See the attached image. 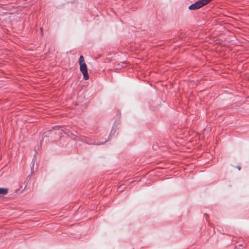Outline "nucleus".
Returning <instances> with one entry per match:
<instances>
[{
    "label": "nucleus",
    "instance_id": "f257e3e1",
    "mask_svg": "<svg viewBox=\"0 0 249 249\" xmlns=\"http://www.w3.org/2000/svg\"><path fill=\"white\" fill-rule=\"evenodd\" d=\"M212 0H199L191 4L188 7L190 10L198 9L211 2Z\"/></svg>",
    "mask_w": 249,
    "mask_h": 249
},
{
    "label": "nucleus",
    "instance_id": "1a4fd4ad",
    "mask_svg": "<svg viewBox=\"0 0 249 249\" xmlns=\"http://www.w3.org/2000/svg\"><path fill=\"white\" fill-rule=\"evenodd\" d=\"M238 169L239 170H240V167H238Z\"/></svg>",
    "mask_w": 249,
    "mask_h": 249
},
{
    "label": "nucleus",
    "instance_id": "0eeeda50",
    "mask_svg": "<svg viewBox=\"0 0 249 249\" xmlns=\"http://www.w3.org/2000/svg\"><path fill=\"white\" fill-rule=\"evenodd\" d=\"M97 144H103V142H101V143H97Z\"/></svg>",
    "mask_w": 249,
    "mask_h": 249
},
{
    "label": "nucleus",
    "instance_id": "20e7f679",
    "mask_svg": "<svg viewBox=\"0 0 249 249\" xmlns=\"http://www.w3.org/2000/svg\"><path fill=\"white\" fill-rule=\"evenodd\" d=\"M79 64L85 63L84 58L83 55H80L79 59Z\"/></svg>",
    "mask_w": 249,
    "mask_h": 249
},
{
    "label": "nucleus",
    "instance_id": "423d86ee",
    "mask_svg": "<svg viewBox=\"0 0 249 249\" xmlns=\"http://www.w3.org/2000/svg\"><path fill=\"white\" fill-rule=\"evenodd\" d=\"M40 30H41V34H42V33H43L42 29V28H41Z\"/></svg>",
    "mask_w": 249,
    "mask_h": 249
},
{
    "label": "nucleus",
    "instance_id": "6e6552de",
    "mask_svg": "<svg viewBox=\"0 0 249 249\" xmlns=\"http://www.w3.org/2000/svg\"><path fill=\"white\" fill-rule=\"evenodd\" d=\"M58 128V126H55V128Z\"/></svg>",
    "mask_w": 249,
    "mask_h": 249
},
{
    "label": "nucleus",
    "instance_id": "7ed1b4c3",
    "mask_svg": "<svg viewBox=\"0 0 249 249\" xmlns=\"http://www.w3.org/2000/svg\"><path fill=\"white\" fill-rule=\"evenodd\" d=\"M8 192V189L6 188H0V195H6Z\"/></svg>",
    "mask_w": 249,
    "mask_h": 249
},
{
    "label": "nucleus",
    "instance_id": "f03ea898",
    "mask_svg": "<svg viewBox=\"0 0 249 249\" xmlns=\"http://www.w3.org/2000/svg\"><path fill=\"white\" fill-rule=\"evenodd\" d=\"M80 70L81 72L83 73L84 78L85 80H88L89 79V76L88 73L87 65L85 63L80 64Z\"/></svg>",
    "mask_w": 249,
    "mask_h": 249
},
{
    "label": "nucleus",
    "instance_id": "39448f33",
    "mask_svg": "<svg viewBox=\"0 0 249 249\" xmlns=\"http://www.w3.org/2000/svg\"><path fill=\"white\" fill-rule=\"evenodd\" d=\"M53 131L52 130H51V131H48V132H46L44 133V135L45 136V137H47L48 136V135L50 134H52L53 133Z\"/></svg>",
    "mask_w": 249,
    "mask_h": 249
}]
</instances>
